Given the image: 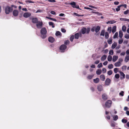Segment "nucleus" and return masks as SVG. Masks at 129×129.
Masks as SVG:
<instances>
[{
	"label": "nucleus",
	"mask_w": 129,
	"mask_h": 129,
	"mask_svg": "<svg viewBox=\"0 0 129 129\" xmlns=\"http://www.w3.org/2000/svg\"><path fill=\"white\" fill-rule=\"evenodd\" d=\"M94 82L95 83H97L99 82V79L98 78H96L93 80Z\"/></svg>",
	"instance_id": "25"
},
{
	"label": "nucleus",
	"mask_w": 129,
	"mask_h": 129,
	"mask_svg": "<svg viewBox=\"0 0 129 129\" xmlns=\"http://www.w3.org/2000/svg\"><path fill=\"white\" fill-rule=\"evenodd\" d=\"M118 118V117L117 115H115L113 117V119L114 121L116 120Z\"/></svg>",
	"instance_id": "33"
},
{
	"label": "nucleus",
	"mask_w": 129,
	"mask_h": 129,
	"mask_svg": "<svg viewBox=\"0 0 129 129\" xmlns=\"http://www.w3.org/2000/svg\"><path fill=\"white\" fill-rule=\"evenodd\" d=\"M118 58L117 56H113V58L112 59V61L113 62L115 61Z\"/></svg>",
	"instance_id": "18"
},
{
	"label": "nucleus",
	"mask_w": 129,
	"mask_h": 129,
	"mask_svg": "<svg viewBox=\"0 0 129 129\" xmlns=\"http://www.w3.org/2000/svg\"><path fill=\"white\" fill-rule=\"evenodd\" d=\"M47 31L45 27L42 28L40 30L41 37L43 39L47 37L46 33Z\"/></svg>",
	"instance_id": "1"
},
{
	"label": "nucleus",
	"mask_w": 129,
	"mask_h": 129,
	"mask_svg": "<svg viewBox=\"0 0 129 129\" xmlns=\"http://www.w3.org/2000/svg\"><path fill=\"white\" fill-rule=\"evenodd\" d=\"M102 98L104 100H106L108 98V96L106 94L104 93L102 95Z\"/></svg>",
	"instance_id": "13"
},
{
	"label": "nucleus",
	"mask_w": 129,
	"mask_h": 129,
	"mask_svg": "<svg viewBox=\"0 0 129 129\" xmlns=\"http://www.w3.org/2000/svg\"><path fill=\"white\" fill-rule=\"evenodd\" d=\"M74 14L76 16H84L83 15H80L76 13H74Z\"/></svg>",
	"instance_id": "46"
},
{
	"label": "nucleus",
	"mask_w": 129,
	"mask_h": 129,
	"mask_svg": "<svg viewBox=\"0 0 129 129\" xmlns=\"http://www.w3.org/2000/svg\"><path fill=\"white\" fill-rule=\"evenodd\" d=\"M116 26H114L112 27V32L113 34L114 33L116 30Z\"/></svg>",
	"instance_id": "15"
},
{
	"label": "nucleus",
	"mask_w": 129,
	"mask_h": 129,
	"mask_svg": "<svg viewBox=\"0 0 129 129\" xmlns=\"http://www.w3.org/2000/svg\"><path fill=\"white\" fill-rule=\"evenodd\" d=\"M115 77L116 79H118L120 77V76L119 74H117L115 75Z\"/></svg>",
	"instance_id": "45"
},
{
	"label": "nucleus",
	"mask_w": 129,
	"mask_h": 129,
	"mask_svg": "<svg viewBox=\"0 0 129 129\" xmlns=\"http://www.w3.org/2000/svg\"><path fill=\"white\" fill-rule=\"evenodd\" d=\"M31 13L29 12H26L24 13L23 14V16L25 18H27L31 15Z\"/></svg>",
	"instance_id": "6"
},
{
	"label": "nucleus",
	"mask_w": 129,
	"mask_h": 129,
	"mask_svg": "<svg viewBox=\"0 0 129 129\" xmlns=\"http://www.w3.org/2000/svg\"><path fill=\"white\" fill-rule=\"evenodd\" d=\"M123 33L121 31H120L119 32V36L120 38H122L123 36Z\"/></svg>",
	"instance_id": "28"
},
{
	"label": "nucleus",
	"mask_w": 129,
	"mask_h": 129,
	"mask_svg": "<svg viewBox=\"0 0 129 129\" xmlns=\"http://www.w3.org/2000/svg\"><path fill=\"white\" fill-rule=\"evenodd\" d=\"M118 35V33L117 32L113 36V38L114 39H115L117 38Z\"/></svg>",
	"instance_id": "43"
},
{
	"label": "nucleus",
	"mask_w": 129,
	"mask_h": 129,
	"mask_svg": "<svg viewBox=\"0 0 129 129\" xmlns=\"http://www.w3.org/2000/svg\"><path fill=\"white\" fill-rule=\"evenodd\" d=\"M123 41V40L122 39H121L119 40L118 43L119 44H121L122 43Z\"/></svg>",
	"instance_id": "55"
},
{
	"label": "nucleus",
	"mask_w": 129,
	"mask_h": 129,
	"mask_svg": "<svg viewBox=\"0 0 129 129\" xmlns=\"http://www.w3.org/2000/svg\"><path fill=\"white\" fill-rule=\"evenodd\" d=\"M86 29L85 28H83L82 29L81 32L82 34H84L86 33Z\"/></svg>",
	"instance_id": "20"
},
{
	"label": "nucleus",
	"mask_w": 129,
	"mask_h": 129,
	"mask_svg": "<svg viewBox=\"0 0 129 129\" xmlns=\"http://www.w3.org/2000/svg\"><path fill=\"white\" fill-rule=\"evenodd\" d=\"M117 45V43L116 42H114L113 43L111 46V48L113 49H114L116 47Z\"/></svg>",
	"instance_id": "16"
},
{
	"label": "nucleus",
	"mask_w": 129,
	"mask_h": 129,
	"mask_svg": "<svg viewBox=\"0 0 129 129\" xmlns=\"http://www.w3.org/2000/svg\"><path fill=\"white\" fill-rule=\"evenodd\" d=\"M102 72L103 73H105L106 72V69L105 68H103L102 69Z\"/></svg>",
	"instance_id": "58"
},
{
	"label": "nucleus",
	"mask_w": 129,
	"mask_h": 129,
	"mask_svg": "<svg viewBox=\"0 0 129 129\" xmlns=\"http://www.w3.org/2000/svg\"><path fill=\"white\" fill-rule=\"evenodd\" d=\"M122 6V5H121L118 6H117V8L116 9V11L117 12L119 11L120 10V7Z\"/></svg>",
	"instance_id": "29"
},
{
	"label": "nucleus",
	"mask_w": 129,
	"mask_h": 129,
	"mask_svg": "<svg viewBox=\"0 0 129 129\" xmlns=\"http://www.w3.org/2000/svg\"><path fill=\"white\" fill-rule=\"evenodd\" d=\"M43 22L42 21H39L36 24V26L37 28L38 29H40L42 28L43 26Z\"/></svg>",
	"instance_id": "4"
},
{
	"label": "nucleus",
	"mask_w": 129,
	"mask_h": 129,
	"mask_svg": "<svg viewBox=\"0 0 129 129\" xmlns=\"http://www.w3.org/2000/svg\"><path fill=\"white\" fill-rule=\"evenodd\" d=\"M124 92L123 91H121V92H120L119 93V95L121 96H123L124 95Z\"/></svg>",
	"instance_id": "54"
},
{
	"label": "nucleus",
	"mask_w": 129,
	"mask_h": 129,
	"mask_svg": "<svg viewBox=\"0 0 129 129\" xmlns=\"http://www.w3.org/2000/svg\"><path fill=\"white\" fill-rule=\"evenodd\" d=\"M55 35L56 36H61V33L59 31H57L55 33Z\"/></svg>",
	"instance_id": "37"
},
{
	"label": "nucleus",
	"mask_w": 129,
	"mask_h": 129,
	"mask_svg": "<svg viewBox=\"0 0 129 129\" xmlns=\"http://www.w3.org/2000/svg\"><path fill=\"white\" fill-rule=\"evenodd\" d=\"M97 89L100 91H102L103 90L102 86L101 85H98L97 86Z\"/></svg>",
	"instance_id": "12"
},
{
	"label": "nucleus",
	"mask_w": 129,
	"mask_h": 129,
	"mask_svg": "<svg viewBox=\"0 0 129 129\" xmlns=\"http://www.w3.org/2000/svg\"><path fill=\"white\" fill-rule=\"evenodd\" d=\"M112 39L111 38H110L109 40H108V42L109 44H110L112 43Z\"/></svg>",
	"instance_id": "23"
},
{
	"label": "nucleus",
	"mask_w": 129,
	"mask_h": 129,
	"mask_svg": "<svg viewBox=\"0 0 129 129\" xmlns=\"http://www.w3.org/2000/svg\"><path fill=\"white\" fill-rule=\"evenodd\" d=\"M122 122L123 123H125L127 122V120L126 119H123L122 120Z\"/></svg>",
	"instance_id": "53"
},
{
	"label": "nucleus",
	"mask_w": 129,
	"mask_h": 129,
	"mask_svg": "<svg viewBox=\"0 0 129 129\" xmlns=\"http://www.w3.org/2000/svg\"><path fill=\"white\" fill-rule=\"evenodd\" d=\"M107 59L109 61H111L112 59V56L110 55H109Z\"/></svg>",
	"instance_id": "36"
},
{
	"label": "nucleus",
	"mask_w": 129,
	"mask_h": 129,
	"mask_svg": "<svg viewBox=\"0 0 129 129\" xmlns=\"http://www.w3.org/2000/svg\"><path fill=\"white\" fill-rule=\"evenodd\" d=\"M105 33V30H103L102 31L101 33L100 34V35L102 36H104V35Z\"/></svg>",
	"instance_id": "44"
},
{
	"label": "nucleus",
	"mask_w": 129,
	"mask_h": 129,
	"mask_svg": "<svg viewBox=\"0 0 129 129\" xmlns=\"http://www.w3.org/2000/svg\"><path fill=\"white\" fill-rule=\"evenodd\" d=\"M115 123L114 121H112L110 123L111 126L112 127H114L115 126Z\"/></svg>",
	"instance_id": "40"
},
{
	"label": "nucleus",
	"mask_w": 129,
	"mask_h": 129,
	"mask_svg": "<svg viewBox=\"0 0 129 129\" xmlns=\"http://www.w3.org/2000/svg\"><path fill=\"white\" fill-rule=\"evenodd\" d=\"M116 21H115L114 20H113L112 21H108L107 23V24L110 23V24H112L115 23H116Z\"/></svg>",
	"instance_id": "27"
},
{
	"label": "nucleus",
	"mask_w": 129,
	"mask_h": 129,
	"mask_svg": "<svg viewBox=\"0 0 129 129\" xmlns=\"http://www.w3.org/2000/svg\"><path fill=\"white\" fill-rule=\"evenodd\" d=\"M74 38V36L73 35H72L71 36L70 38V41L72 42Z\"/></svg>",
	"instance_id": "39"
},
{
	"label": "nucleus",
	"mask_w": 129,
	"mask_h": 129,
	"mask_svg": "<svg viewBox=\"0 0 129 129\" xmlns=\"http://www.w3.org/2000/svg\"><path fill=\"white\" fill-rule=\"evenodd\" d=\"M124 37L126 39H128L129 38V35H125L124 36Z\"/></svg>",
	"instance_id": "57"
},
{
	"label": "nucleus",
	"mask_w": 129,
	"mask_h": 129,
	"mask_svg": "<svg viewBox=\"0 0 129 129\" xmlns=\"http://www.w3.org/2000/svg\"><path fill=\"white\" fill-rule=\"evenodd\" d=\"M108 62L107 61H106L104 62L103 63V64L105 66H106L107 65V64H108Z\"/></svg>",
	"instance_id": "63"
},
{
	"label": "nucleus",
	"mask_w": 129,
	"mask_h": 129,
	"mask_svg": "<svg viewBox=\"0 0 129 129\" xmlns=\"http://www.w3.org/2000/svg\"><path fill=\"white\" fill-rule=\"evenodd\" d=\"M129 12V10H127L126 11H125L124 12V14H127L128 12Z\"/></svg>",
	"instance_id": "59"
},
{
	"label": "nucleus",
	"mask_w": 129,
	"mask_h": 129,
	"mask_svg": "<svg viewBox=\"0 0 129 129\" xmlns=\"http://www.w3.org/2000/svg\"><path fill=\"white\" fill-rule=\"evenodd\" d=\"M5 9V13L7 14H9L10 12L12 10V8L9 6L6 7Z\"/></svg>",
	"instance_id": "2"
},
{
	"label": "nucleus",
	"mask_w": 129,
	"mask_h": 129,
	"mask_svg": "<svg viewBox=\"0 0 129 129\" xmlns=\"http://www.w3.org/2000/svg\"><path fill=\"white\" fill-rule=\"evenodd\" d=\"M100 27L99 26H97L95 28V31L96 33L98 32L100 29Z\"/></svg>",
	"instance_id": "22"
},
{
	"label": "nucleus",
	"mask_w": 129,
	"mask_h": 129,
	"mask_svg": "<svg viewBox=\"0 0 129 129\" xmlns=\"http://www.w3.org/2000/svg\"><path fill=\"white\" fill-rule=\"evenodd\" d=\"M32 21L34 23H37L38 21V19L37 18H33L32 19Z\"/></svg>",
	"instance_id": "11"
},
{
	"label": "nucleus",
	"mask_w": 129,
	"mask_h": 129,
	"mask_svg": "<svg viewBox=\"0 0 129 129\" xmlns=\"http://www.w3.org/2000/svg\"><path fill=\"white\" fill-rule=\"evenodd\" d=\"M70 4L72 5V6L73 8H75L76 6V3L74 2H71L70 3Z\"/></svg>",
	"instance_id": "24"
},
{
	"label": "nucleus",
	"mask_w": 129,
	"mask_h": 129,
	"mask_svg": "<svg viewBox=\"0 0 129 129\" xmlns=\"http://www.w3.org/2000/svg\"><path fill=\"white\" fill-rule=\"evenodd\" d=\"M25 2L26 3H34V2H33L32 1H31L28 0H26L25 1Z\"/></svg>",
	"instance_id": "56"
},
{
	"label": "nucleus",
	"mask_w": 129,
	"mask_h": 129,
	"mask_svg": "<svg viewBox=\"0 0 129 129\" xmlns=\"http://www.w3.org/2000/svg\"><path fill=\"white\" fill-rule=\"evenodd\" d=\"M118 68H115L114 69V71L115 73H116L118 72Z\"/></svg>",
	"instance_id": "41"
},
{
	"label": "nucleus",
	"mask_w": 129,
	"mask_h": 129,
	"mask_svg": "<svg viewBox=\"0 0 129 129\" xmlns=\"http://www.w3.org/2000/svg\"><path fill=\"white\" fill-rule=\"evenodd\" d=\"M119 73L120 74V78L121 80H123L124 79L125 77V75L122 72H119Z\"/></svg>",
	"instance_id": "7"
},
{
	"label": "nucleus",
	"mask_w": 129,
	"mask_h": 129,
	"mask_svg": "<svg viewBox=\"0 0 129 129\" xmlns=\"http://www.w3.org/2000/svg\"><path fill=\"white\" fill-rule=\"evenodd\" d=\"M70 42L68 40H67L64 41V43L65 44L67 45Z\"/></svg>",
	"instance_id": "50"
},
{
	"label": "nucleus",
	"mask_w": 129,
	"mask_h": 129,
	"mask_svg": "<svg viewBox=\"0 0 129 129\" xmlns=\"http://www.w3.org/2000/svg\"><path fill=\"white\" fill-rule=\"evenodd\" d=\"M126 68V66H123L121 68V69L123 71L125 70Z\"/></svg>",
	"instance_id": "51"
},
{
	"label": "nucleus",
	"mask_w": 129,
	"mask_h": 129,
	"mask_svg": "<svg viewBox=\"0 0 129 129\" xmlns=\"http://www.w3.org/2000/svg\"><path fill=\"white\" fill-rule=\"evenodd\" d=\"M112 71L111 70H110L107 72V74L109 75H110L112 74Z\"/></svg>",
	"instance_id": "42"
},
{
	"label": "nucleus",
	"mask_w": 129,
	"mask_h": 129,
	"mask_svg": "<svg viewBox=\"0 0 129 129\" xmlns=\"http://www.w3.org/2000/svg\"><path fill=\"white\" fill-rule=\"evenodd\" d=\"M129 60V55L126 56L124 59V61L126 62H127Z\"/></svg>",
	"instance_id": "17"
},
{
	"label": "nucleus",
	"mask_w": 129,
	"mask_h": 129,
	"mask_svg": "<svg viewBox=\"0 0 129 129\" xmlns=\"http://www.w3.org/2000/svg\"><path fill=\"white\" fill-rule=\"evenodd\" d=\"M113 68V65L112 64H110L108 66V68L110 69H112Z\"/></svg>",
	"instance_id": "38"
},
{
	"label": "nucleus",
	"mask_w": 129,
	"mask_h": 129,
	"mask_svg": "<svg viewBox=\"0 0 129 129\" xmlns=\"http://www.w3.org/2000/svg\"><path fill=\"white\" fill-rule=\"evenodd\" d=\"M112 30V28L111 27H108L107 29V31L109 32V33H111Z\"/></svg>",
	"instance_id": "48"
},
{
	"label": "nucleus",
	"mask_w": 129,
	"mask_h": 129,
	"mask_svg": "<svg viewBox=\"0 0 129 129\" xmlns=\"http://www.w3.org/2000/svg\"><path fill=\"white\" fill-rule=\"evenodd\" d=\"M110 79L109 78H107L106 79L105 81V84L107 85H108L110 84Z\"/></svg>",
	"instance_id": "8"
},
{
	"label": "nucleus",
	"mask_w": 129,
	"mask_h": 129,
	"mask_svg": "<svg viewBox=\"0 0 129 129\" xmlns=\"http://www.w3.org/2000/svg\"><path fill=\"white\" fill-rule=\"evenodd\" d=\"M90 31V29L89 28H87V29H86V33L87 34H88L89 33V31Z\"/></svg>",
	"instance_id": "60"
},
{
	"label": "nucleus",
	"mask_w": 129,
	"mask_h": 129,
	"mask_svg": "<svg viewBox=\"0 0 129 129\" xmlns=\"http://www.w3.org/2000/svg\"><path fill=\"white\" fill-rule=\"evenodd\" d=\"M112 102L111 100H108L105 103V105L106 107L109 108L111 106Z\"/></svg>",
	"instance_id": "3"
},
{
	"label": "nucleus",
	"mask_w": 129,
	"mask_h": 129,
	"mask_svg": "<svg viewBox=\"0 0 129 129\" xmlns=\"http://www.w3.org/2000/svg\"><path fill=\"white\" fill-rule=\"evenodd\" d=\"M103 66L102 63H100V64H98V67L99 68H100L101 67H102Z\"/></svg>",
	"instance_id": "52"
},
{
	"label": "nucleus",
	"mask_w": 129,
	"mask_h": 129,
	"mask_svg": "<svg viewBox=\"0 0 129 129\" xmlns=\"http://www.w3.org/2000/svg\"><path fill=\"white\" fill-rule=\"evenodd\" d=\"M48 1L49 2L52 3L55 2H56L55 1V0H48Z\"/></svg>",
	"instance_id": "62"
},
{
	"label": "nucleus",
	"mask_w": 129,
	"mask_h": 129,
	"mask_svg": "<svg viewBox=\"0 0 129 129\" xmlns=\"http://www.w3.org/2000/svg\"><path fill=\"white\" fill-rule=\"evenodd\" d=\"M100 77L101 79L103 81H104V80L105 79V76L104 75H101L100 76Z\"/></svg>",
	"instance_id": "19"
},
{
	"label": "nucleus",
	"mask_w": 129,
	"mask_h": 129,
	"mask_svg": "<svg viewBox=\"0 0 129 129\" xmlns=\"http://www.w3.org/2000/svg\"><path fill=\"white\" fill-rule=\"evenodd\" d=\"M13 14L14 16H16L18 15V12L16 10H14L13 12Z\"/></svg>",
	"instance_id": "9"
},
{
	"label": "nucleus",
	"mask_w": 129,
	"mask_h": 129,
	"mask_svg": "<svg viewBox=\"0 0 129 129\" xmlns=\"http://www.w3.org/2000/svg\"><path fill=\"white\" fill-rule=\"evenodd\" d=\"M113 50H110L109 51V54L111 55H113Z\"/></svg>",
	"instance_id": "47"
},
{
	"label": "nucleus",
	"mask_w": 129,
	"mask_h": 129,
	"mask_svg": "<svg viewBox=\"0 0 129 129\" xmlns=\"http://www.w3.org/2000/svg\"><path fill=\"white\" fill-rule=\"evenodd\" d=\"M105 38L106 39H108L109 37V35L108 33L106 32L105 33Z\"/></svg>",
	"instance_id": "31"
},
{
	"label": "nucleus",
	"mask_w": 129,
	"mask_h": 129,
	"mask_svg": "<svg viewBox=\"0 0 129 129\" xmlns=\"http://www.w3.org/2000/svg\"><path fill=\"white\" fill-rule=\"evenodd\" d=\"M49 25L50 26H52V28L54 27L55 26L54 25V23L52 22H49Z\"/></svg>",
	"instance_id": "34"
},
{
	"label": "nucleus",
	"mask_w": 129,
	"mask_h": 129,
	"mask_svg": "<svg viewBox=\"0 0 129 129\" xmlns=\"http://www.w3.org/2000/svg\"><path fill=\"white\" fill-rule=\"evenodd\" d=\"M107 58V56L106 55H104L101 58V60L102 61H104Z\"/></svg>",
	"instance_id": "21"
},
{
	"label": "nucleus",
	"mask_w": 129,
	"mask_h": 129,
	"mask_svg": "<svg viewBox=\"0 0 129 129\" xmlns=\"http://www.w3.org/2000/svg\"><path fill=\"white\" fill-rule=\"evenodd\" d=\"M50 13L51 14L54 15L56 14L55 12L53 11H51L50 12Z\"/></svg>",
	"instance_id": "64"
},
{
	"label": "nucleus",
	"mask_w": 129,
	"mask_h": 129,
	"mask_svg": "<svg viewBox=\"0 0 129 129\" xmlns=\"http://www.w3.org/2000/svg\"><path fill=\"white\" fill-rule=\"evenodd\" d=\"M122 59L121 58H120L119 59L118 62H120L121 63V62H122Z\"/></svg>",
	"instance_id": "61"
},
{
	"label": "nucleus",
	"mask_w": 129,
	"mask_h": 129,
	"mask_svg": "<svg viewBox=\"0 0 129 129\" xmlns=\"http://www.w3.org/2000/svg\"><path fill=\"white\" fill-rule=\"evenodd\" d=\"M75 38L76 39H78L79 38V34L77 33L75 34L74 35Z\"/></svg>",
	"instance_id": "30"
},
{
	"label": "nucleus",
	"mask_w": 129,
	"mask_h": 129,
	"mask_svg": "<svg viewBox=\"0 0 129 129\" xmlns=\"http://www.w3.org/2000/svg\"><path fill=\"white\" fill-rule=\"evenodd\" d=\"M48 40L50 42L52 43L54 41L55 39L52 37H50L48 38Z\"/></svg>",
	"instance_id": "10"
},
{
	"label": "nucleus",
	"mask_w": 129,
	"mask_h": 129,
	"mask_svg": "<svg viewBox=\"0 0 129 129\" xmlns=\"http://www.w3.org/2000/svg\"><path fill=\"white\" fill-rule=\"evenodd\" d=\"M114 65L116 67H119L121 65V63L119 62H117L115 63Z\"/></svg>",
	"instance_id": "14"
},
{
	"label": "nucleus",
	"mask_w": 129,
	"mask_h": 129,
	"mask_svg": "<svg viewBox=\"0 0 129 129\" xmlns=\"http://www.w3.org/2000/svg\"><path fill=\"white\" fill-rule=\"evenodd\" d=\"M67 46L65 45H62L60 48V49L61 52H64V50L66 48Z\"/></svg>",
	"instance_id": "5"
},
{
	"label": "nucleus",
	"mask_w": 129,
	"mask_h": 129,
	"mask_svg": "<svg viewBox=\"0 0 129 129\" xmlns=\"http://www.w3.org/2000/svg\"><path fill=\"white\" fill-rule=\"evenodd\" d=\"M46 18H48V19H49L50 20H53V21H57V20L55 18H52L51 17H46Z\"/></svg>",
	"instance_id": "32"
},
{
	"label": "nucleus",
	"mask_w": 129,
	"mask_h": 129,
	"mask_svg": "<svg viewBox=\"0 0 129 129\" xmlns=\"http://www.w3.org/2000/svg\"><path fill=\"white\" fill-rule=\"evenodd\" d=\"M93 76L94 75H89L88 76L87 78L89 79H91L92 78Z\"/></svg>",
	"instance_id": "49"
},
{
	"label": "nucleus",
	"mask_w": 129,
	"mask_h": 129,
	"mask_svg": "<svg viewBox=\"0 0 129 129\" xmlns=\"http://www.w3.org/2000/svg\"><path fill=\"white\" fill-rule=\"evenodd\" d=\"M102 73V71L100 69H98L96 71V73L97 75H100Z\"/></svg>",
	"instance_id": "26"
},
{
	"label": "nucleus",
	"mask_w": 129,
	"mask_h": 129,
	"mask_svg": "<svg viewBox=\"0 0 129 129\" xmlns=\"http://www.w3.org/2000/svg\"><path fill=\"white\" fill-rule=\"evenodd\" d=\"M126 28L125 25H124L122 26V29L123 32H125L126 31Z\"/></svg>",
	"instance_id": "35"
}]
</instances>
